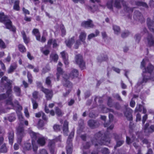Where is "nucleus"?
I'll return each mask as SVG.
<instances>
[{
  "instance_id": "nucleus-15",
  "label": "nucleus",
  "mask_w": 154,
  "mask_h": 154,
  "mask_svg": "<svg viewBox=\"0 0 154 154\" xmlns=\"http://www.w3.org/2000/svg\"><path fill=\"white\" fill-rule=\"evenodd\" d=\"M81 25L85 27H90L92 28L93 26V24L91 20H89L88 21L83 22L81 24Z\"/></svg>"
},
{
  "instance_id": "nucleus-60",
  "label": "nucleus",
  "mask_w": 154,
  "mask_h": 154,
  "mask_svg": "<svg viewBox=\"0 0 154 154\" xmlns=\"http://www.w3.org/2000/svg\"><path fill=\"white\" fill-rule=\"evenodd\" d=\"M91 95L90 91H86L85 93V97L86 98L88 97Z\"/></svg>"
},
{
  "instance_id": "nucleus-16",
  "label": "nucleus",
  "mask_w": 154,
  "mask_h": 154,
  "mask_svg": "<svg viewBox=\"0 0 154 154\" xmlns=\"http://www.w3.org/2000/svg\"><path fill=\"white\" fill-rule=\"evenodd\" d=\"M8 99L6 100V103L8 105H10L12 108H14L16 106L14 103L12 102L13 97H8Z\"/></svg>"
},
{
  "instance_id": "nucleus-40",
  "label": "nucleus",
  "mask_w": 154,
  "mask_h": 154,
  "mask_svg": "<svg viewBox=\"0 0 154 154\" xmlns=\"http://www.w3.org/2000/svg\"><path fill=\"white\" fill-rule=\"evenodd\" d=\"M113 135L116 141L122 139V135H118L116 133H114L113 134Z\"/></svg>"
},
{
  "instance_id": "nucleus-53",
  "label": "nucleus",
  "mask_w": 154,
  "mask_h": 154,
  "mask_svg": "<svg viewBox=\"0 0 154 154\" xmlns=\"http://www.w3.org/2000/svg\"><path fill=\"white\" fill-rule=\"evenodd\" d=\"M39 154H49L48 151L45 149H42L39 151Z\"/></svg>"
},
{
  "instance_id": "nucleus-51",
  "label": "nucleus",
  "mask_w": 154,
  "mask_h": 154,
  "mask_svg": "<svg viewBox=\"0 0 154 154\" xmlns=\"http://www.w3.org/2000/svg\"><path fill=\"white\" fill-rule=\"evenodd\" d=\"M0 47L3 49L6 48L5 43L1 39H0Z\"/></svg>"
},
{
  "instance_id": "nucleus-17",
  "label": "nucleus",
  "mask_w": 154,
  "mask_h": 154,
  "mask_svg": "<svg viewBox=\"0 0 154 154\" xmlns=\"http://www.w3.org/2000/svg\"><path fill=\"white\" fill-rule=\"evenodd\" d=\"M100 141V142H99V144L101 145H107L110 143V140L109 138L105 137L103 139H102Z\"/></svg>"
},
{
  "instance_id": "nucleus-8",
  "label": "nucleus",
  "mask_w": 154,
  "mask_h": 154,
  "mask_svg": "<svg viewBox=\"0 0 154 154\" xmlns=\"http://www.w3.org/2000/svg\"><path fill=\"white\" fill-rule=\"evenodd\" d=\"M42 91L45 94L46 97L48 100L51 99L52 97L53 93L52 90L42 88Z\"/></svg>"
},
{
  "instance_id": "nucleus-63",
  "label": "nucleus",
  "mask_w": 154,
  "mask_h": 154,
  "mask_svg": "<svg viewBox=\"0 0 154 154\" xmlns=\"http://www.w3.org/2000/svg\"><path fill=\"white\" fill-rule=\"evenodd\" d=\"M129 34V32L127 31L123 32L121 35L122 37L123 38H125Z\"/></svg>"
},
{
  "instance_id": "nucleus-2",
  "label": "nucleus",
  "mask_w": 154,
  "mask_h": 154,
  "mask_svg": "<svg viewBox=\"0 0 154 154\" xmlns=\"http://www.w3.org/2000/svg\"><path fill=\"white\" fill-rule=\"evenodd\" d=\"M114 2V6L116 8L118 9L120 8H121L122 5L124 10L126 12L129 13L132 12L134 8L130 7L125 1L122 0H115Z\"/></svg>"
},
{
  "instance_id": "nucleus-28",
  "label": "nucleus",
  "mask_w": 154,
  "mask_h": 154,
  "mask_svg": "<svg viewBox=\"0 0 154 154\" xmlns=\"http://www.w3.org/2000/svg\"><path fill=\"white\" fill-rule=\"evenodd\" d=\"M154 70V67L150 64H149L148 66L147 70L146 68L145 69L144 72H147L148 73H151Z\"/></svg>"
},
{
  "instance_id": "nucleus-62",
  "label": "nucleus",
  "mask_w": 154,
  "mask_h": 154,
  "mask_svg": "<svg viewBox=\"0 0 154 154\" xmlns=\"http://www.w3.org/2000/svg\"><path fill=\"white\" fill-rule=\"evenodd\" d=\"M27 77L28 79L29 82L30 84H31L32 81V76L31 74H29V73H28L27 74Z\"/></svg>"
},
{
  "instance_id": "nucleus-3",
  "label": "nucleus",
  "mask_w": 154,
  "mask_h": 154,
  "mask_svg": "<svg viewBox=\"0 0 154 154\" xmlns=\"http://www.w3.org/2000/svg\"><path fill=\"white\" fill-rule=\"evenodd\" d=\"M0 22L5 24L7 29H14L12 25L11 20L8 19L7 16L5 15L4 13L2 12L0 13Z\"/></svg>"
},
{
  "instance_id": "nucleus-44",
  "label": "nucleus",
  "mask_w": 154,
  "mask_h": 154,
  "mask_svg": "<svg viewBox=\"0 0 154 154\" xmlns=\"http://www.w3.org/2000/svg\"><path fill=\"white\" fill-rule=\"evenodd\" d=\"M99 32L98 30L96 31V34H94L93 33H91L88 36V38L89 39H91L92 38L97 36L99 34Z\"/></svg>"
},
{
  "instance_id": "nucleus-47",
  "label": "nucleus",
  "mask_w": 154,
  "mask_h": 154,
  "mask_svg": "<svg viewBox=\"0 0 154 154\" xmlns=\"http://www.w3.org/2000/svg\"><path fill=\"white\" fill-rule=\"evenodd\" d=\"M18 48L20 51L22 52L26 51V48L23 45L20 44L18 46Z\"/></svg>"
},
{
  "instance_id": "nucleus-11",
  "label": "nucleus",
  "mask_w": 154,
  "mask_h": 154,
  "mask_svg": "<svg viewBox=\"0 0 154 154\" xmlns=\"http://www.w3.org/2000/svg\"><path fill=\"white\" fill-rule=\"evenodd\" d=\"M132 110L130 108L126 107V111L124 112V115L129 120L132 119Z\"/></svg>"
},
{
  "instance_id": "nucleus-21",
  "label": "nucleus",
  "mask_w": 154,
  "mask_h": 154,
  "mask_svg": "<svg viewBox=\"0 0 154 154\" xmlns=\"http://www.w3.org/2000/svg\"><path fill=\"white\" fill-rule=\"evenodd\" d=\"M79 75L78 72L77 70L75 69L72 70L70 74V77L72 79L74 78L77 77Z\"/></svg>"
},
{
  "instance_id": "nucleus-58",
  "label": "nucleus",
  "mask_w": 154,
  "mask_h": 154,
  "mask_svg": "<svg viewBox=\"0 0 154 154\" xmlns=\"http://www.w3.org/2000/svg\"><path fill=\"white\" fill-rule=\"evenodd\" d=\"M113 97L117 99L118 100L120 101H122V99L121 97L118 94H113Z\"/></svg>"
},
{
  "instance_id": "nucleus-27",
  "label": "nucleus",
  "mask_w": 154,
  "mask_h": 154,
  "mask_svg": "<svg viewBox=\"0 0 154 154\" xmlns=\"http://www.w3.org/2000/svg\"><path fill=\"white\" fill-rule=\"evenodd\" d=\"M29 133L31 137L33 138V140H36L40 135L38 133H35L32 131H30Z\"/></svg>"
},
{
  "instance_id": "nucleus-6",
  "label": "nucleus",
  "mask_w": 154,
  "mask_h": 154,
  "mask_svg": "<svg viewBox=\"0 0 154 154\" xmlns=\"http://www.w3.org/2000/svg\"><path fill=\"white\" fill-rule=\"evenodd\" d=\"M103 135L101 131H99L95 134L94 137L92 140V144H94L95 146L97 145V143H99V142H100L102 139L101 137Z\"/></svg>"
},
{
  "instance_id": "nucleus-52",
  "label": "nucleus",
  "mask_w": 154,
  "mask_h": 154,
  "mask_svg": "<svg viewBox=\"0 0 154 154\" xmlns=\"http://www.w3.org/2000/svg\"><path fill=\"white\" fill-rule=\"evenodd\" d=\"M101 152L104 154H108L109 153L108 149L106 148L102 149L101 150Z\"/></svg>"
},
{
  "instance_id": "nucleus-37",
  "label": "nucleus",
  "mask_w": 154,
  "mask_h": 154,
  "mask_svg": "<svg viewBox=\"0 0 154 154\" xmlns=\"http://www.w3.org/2000/svg\"><path fill=\"white\" fill-rule=\"evenodd\" d=\"M7 151V149L5 144H3L0 148V152L5 153Z\"/></svg>"
},
{
  "instance_id": "nucleus-45",
  "label": "nucleus",
  "mask_w": 154,
  "mask_h": 154,
  "mask_svg": "<svg viewBox=\"0 0 154 154\" xmlns=\"http://www.w3.org/2000/svg\"><path fill=\"white\" fill-rule=\"evenodd\" d=\"M51 57L52 58V59L55 62H56L58 58V57L57 55L56 54H52L50 55Z\"/></svg>"
},
{
  "instance_id": "nucleus-61",
  "label": "nucleus",
  "mask_w": 154,
  "mask_h": 154,
  "mask_svg": "<svg viewBox=\"0 0 154 154\" xmlns=\"http://www.w3.org/2000/svg\"><path fill=\"white\" fill-rule=\"evenodd\" d=\"M38 92L37 91H34L32 94V96L35 99H37L38 98Z\"/></svg>"
},
{
  "instance_id": "nucleus-13",
  "label": "nucleus",
  "mask_w": 154,
  "mask_h": 154,
  "mask_svg": "<svg viewBox=\"0 0 154 154\" xmlns=\"http://www.w3.org/2000/svg\"><path fill=\"white\" fill-rule=\"evenodd\" d=\"M17 136H24V130L23 128V125L22 124H20L18 128L17 129Z\"/></svg>"
},
{
  "instance_id": "nucleus-41",
  "label": "nucleus",
  "mask_w": 154,
  "mask_h": 154,
  "mask_svg": "<svg viewBox=\"0 0 154 154\" xmlns=\"http://www.w3.org/2000/svg\"><path fill=\"white\" fill-rule=\"evenodd\" d=\"M114 0H111L109 1L107 3L106 5L107 8L109 9H112V3L114 2Z\"/></svg>"
},
{
  "instance_id": "nucleus-55",
  "label": "nucleus",
  "mask_w": 154,
  "mask_h": 154,
  "mask_svg": "<svg viewBox=\"0 0 154 154\" xmlns=\"http://www.w3.org/2000/svg\"><path fill=\"white\" fill-rule=\"evenodd\" d=\"M53 128L55 131H58L60 130V125H55L54 126Z\"/></svg>"
},
{
  "instance_id": "nucleus-36",
  "label": "nucleus",
  "mask_w": 154,
  "mask_h": 154,
  "mask_svg": "<svg viewBox=\"0 0 154 154\" xmlns=\"http://www.w3.org/2000/svg\"><path fill=\"white\" fill-rule=\"evenodd\" d=\"M147 24L149 28L154 25V22H152L150 18H148L147 19Z\"/></svg>"
},
{
  "instance_id": "nucleus-49",
  "label": "nucleus",
  "mask_w": 154,
  "mask_h": 154,
  "mask_svg": "<svg viewBox=\"0 0 154 154\" xmlns=\"http://www.w3.org/2000/svg\"><path fill=\"white\" fill-rule=\"evenodd\" d=\"M31 145L30 143H26L24 144V149L26 150H29L31 148Z\"/></svg>"
},
{
  "instance_id": "nucleus-18",
  "label": "nucleus",
  "mask_w": 154,
  "mask_h": 154,
  "mask_svg": "<svg viewBox=\"0 0 154 154\" xmlns=\"http://www.w3.org/2000/svg\"><path fill=\"white\" fill-rule=\"evenodd\" d=\"M64 86L66 87V90H71L72 87V84L69 81L66 80L64 83Z\"/></svg>"
},
{
  "instance_id": "nucleus-20",
  "label": "nucleus",
  "mask_w": 154,
  "mask_h": 154,
  "mask_svg": "<svg viewBox=\"0 0 154 154\" xmlns=\"http://www.w3.org/2000/svg\"><path fill=\"white\" fill-rule=\"evenodd\" d=\"M108 59L107 56L104 54L101 55L98 57L97 58L98 61L100 63Z\"/></svg>"
},
{
  "instance_id": "nucleus-59",
  "label": "nucleus",
  "mask_w": 154,
  "mask_h": 154,
  "mask_svg": "<svg viewBox=\"0 0 154 154\" xmlns=\"http://www.w3.org/2000/svg\"><path fill=\"white\" fill-rule=\"evenodd\" d=\"M133 141V140H132L129 137L126 136V142L127 144H131Z\"/></svg>"
},
{
  "instance_id": "nucleus-42",
  "label": "nucleus",
  "mask_w": 154,
  "mask_h": 154,
  "mask_svg": "<svg viewBox=\"0 0 154 154\" xmlns=\"http://www.w3.org/2000/svg\"><path fill=\"white\" fill-rule=\"evenodd\" d=\"M17 66L16 65H11L10 67V68L8 70V73H10L13 72L14 70L16 69Z\"/></svg>"
},
{
  "instance_id": "nucleus-12",
  "label": "nucleus",
  "mask_w": 154,
  "mask_h": 154,
  "mask_svg": "<svg viewBox=\"0 0 154 154\" xmlns=\"http://www.w3.org/2000/svg\"><path fill=\"white\" fill-rule=\"evenodd\" d=\"M88 123L89 126L93 129L98 127L100 125L98 121L93 120H89Z\"/></svg>"
},
{
  "instance_id": "nucleus-5",
  "label": "nucleus",
  "mask_w": 154,
  "mask_h": 154,
  "mask_svg": "<svg viewBox=\"0 0 154 154\" xmlns=\"http://www.w3.org/2000/svg\"><path fill=\"white\" fill-rule=\"evenodd\" d=\"M75 61L76 63L79 65L82 69L85 68V63L84 62L82 57L80 54L76 55L75 56Z\"/></svg>"
},
{
  "instance_id": "nucleus-57",
  "label": "nucleus",
  "mask_w": 154,
  "mask_h": 154,
  "mask_svg": "<svg viewBox=\"0 0 154 154\" xmlns=\"http://www.w3.org/2000/svg\"><path fill=\"white\" fill-rule=\"evenodd\" d=\"M142 106L141 105H139L138 106H137L135 109L136 111L141 112L142 111Z\"/></svg>"
},
{
  "instance_id": "nucleus-33",
  "label": "nucleus",
  "mask_w": 154,
  "mask_h": 154,
  "mask_svg": "<svg viewBox=\"0 0 154 154\" xmlns=\"http://www.w3.org/2000/svg\"><path fill=\"white\" fill-rule=\"evenodd\" d=\"M19 1L18 0L15 1L13 7V8L14 10L17 11H18L20 10V7L19 6Z\"/></svg>"
},
{
  "instance_id": "nucleus-19",
  "label": "nucleus",
  "mask_w": 154,
  "mask_h": 154,
  "mask_svg": "<svg viewBox=\"0 0 154 154\" xmlns=\"http://www.w3.org/2000/svg\"><path fill=\"white\" fill-rule=\"evenodd\" d=\"M74 42V37H73L69 39L68 40H66L65 41V43L67 47L70 48Z\"/></svg>"
},
{
  "instance_id": "nucleus-38",
  "label": "nucleus",
  "mask_w": 154,
  "mask_h": 154,
  "mask_svg": "<svg viewBox=\"0 0 154 154\" xmlns=\"http://www.w3.org/2000/svg\"><path fill=\"white\" fill-rule=\"evenodd\" d=\"M74 135V132H72L69 135L67 141V143H72V139Z\"/></svg>"
},
{
  "instance_id": "nucleus-34",
  "label": "nucleus",
  "mask_w": 154,
  "mask_h": 154,
  "mask_svg": "<svg viewBox=\"0 0 154 154\" xmlns=\"http://www.w3.org/2000/svg\"><path fill=\"white\" fill-rule=\"evenodd\" d=\"M14 91L16 93L17 95L19 96L20 94V89L19 87L15 86L13 89Z\"/></svg>"
},
{
  "instance_id": "nucleus-32",
  "label": "nucleus",
  "mask_w": 154,
  "mask_h": 154,
  "mask_svg": "<svg viewBox=\"0 0 154 154\" xmlns=\"http://www.w3.org/2000/svg\"><path fill=\"white\" fill-rule=\"evenodd\" d=\"M32 32L35 35L36 38V39L39 41L40 40V36L39 35V33L38 29H33Z\"/></svg>"
},
{
  "instance_id": "nucleus-50",
  "label": "nucleus",
  "mask_w": 154,
  "mask_h": 154,
  "mask_svg": "<svg viewBox=\"0 0 154 154\" xmlns=\"http://www.w3.org/2000/svg\"><path fill=\"white\" fill-rule=\"evenodd\" d=\"M81 41H80V40H78L76 41L74 45V48H75L77 49L78 48L79 46L81 44Z\"/></svg>"
},
{
  "instance_id": "nucleus-25",
  "label": "nucleus",
  "mask_w": 154,
  "mask_h": 154,
  "mask_svg": "<svg viewBox=\"0 0 154 154\" xmlns=\"http://www.w3.org/2000/svg\"><path fill=\"white\" fill-rule=\"evenodd\" d=\"M67 146L66 147L67 154H71L72 151V143H67Z\"/></svg>"
},
{
  "instance_id": "nucleus-56",
  "label": "nucleus",
  "mask_w": 154,
  "mask_h": 154,
  "mask_svg": "<svg viewBox=\"0 0 154 154\" xmlns=\"http://www.w3.org/2000/svg\"><path fill=\"white\" fill-rule=\"evenodd\" d=\"M112 99L110 97H109L108 99L107 105L110 107L112 106Z\"/></svg>"
},
{
  "instance_id": "nucleus-7",
  "label": "nucleus",
  "mask_w": 154,
  "mask_h": 154,
  "mask_svg": "<svg viewBox=\"0 0 154 154\" xmlns=\"http://www.w3.org/2000/svg\"><path fill=\"white\" fill-rule=\"evenodd\" d=\"M143 78L140 79L139 80L137 84L138 85H140L143 83L146 82L149 79L152 78L148 75V73L144 72V71H143Z\"/></svg>"
},
{
  "instance_id": "nucleus-43",
  "label": "nucleus",
  "mask_w": 154,
  "mask_h": 154,
  "mask_svg": "<svg viewBox=\"0 0 154 154\" xmlns=\"http://www.w3.org/2000/svg\"><path fill=\"white\" fill-rule=\"evenodd\" d=\"M91 144L90 143L87 142L85 144H84L83 147H82V149L84 151V149H88L91 146Z\"/></svg>"
},
{
  "instance_id": "nucleus-54",
  "label": "nucleus",
  "mask_w": 154,
  "mask_h": 154,
  "mask_svg": "<svg viewBox=\"0 0 154 154\" xmlns=\"http://www.w3.org/2000/svg\"><path fill=\"white\" fill-rule=\"evenodd\" d=\"M142 142L143 144H149V142L148 140L146 138H142L141 139Z\"/></svg>"
},
{
  "instance_id": "nucleus-31",
  "label": "nucleus",
  "mask_w": 154,
  "mask_h": 154,
  "mask_svg": "<svg viewBox=\"0 0 154 154\" xmlns=\"http://www.w3.org/2000/svg\"><path fill=\"white\" fill-rule=\"evenodd\" d=\"M22 34L25 43L26 44H28L29 41V38L26 37L25 33L24 31L22 32Z\"/></svg>"
},
{
  "instance_id": "nucleus-10",
  "label": "nucleus",
  "mask_w": 154,
  "mask_h": 154,
  "mask_svg": "<svg viewBox=\"0 0 154 154\" xmlns=\"http://www.w3.org/2000/svg\"><path fill=\"white\" fill-rule=\"evenodd\" d=\"M133 17L135 19L138 20L141 23L144 22L145 21L144 18L141 13L139 11H136L134 12Z\"/></svg>"
},
{
  "instance_id": "nucleus-1",
  "label": "nucleus",
  "mask_w": 154,
  "mask_h": 154,
  "mask_svg": "<svg viewBox=\"0 0 154 154\" xmlns=\"http://www.w3.org/2000/svg\"><path fill=\"white\" fill-rule=\"evenodd\" d=\"M1 82L4 85L5 88L7 89L6 94L8 97H13L12 94V84L13 81L8 79V78L6 76L3 77L1 80Z\"/></svg>"
},
{
  "instance_id": "nucleus-22",
  "label": "nucleus",
  "mask_w": 154,
  "mask_h": 154,
  "mask_svg": "<svg viewBox=\"0 0 154 154\" xmlns=\"http://www.w3.org/2000/svg\"><path fill=\"white\" fill-rule=\"evenodd\" d=\"M8 139L10 143L12 144L13 142L14 138V133L13 131H11L8 133Z\"/></svg>"
},
{
  "instance_id": "nucleus-35",
  "label": "nucleus",
  "mask_w": 154,
  "mask_h": 154,
  "mask_svg": "<svg viewBox=\"0 0 154 154\" xmlns=\"http://www.w3.org/2000/svg\"><path fill=\"white\" fill-rule=\"evenodd\" d=\"M55 112L56 114L59 116H61L63 114V113L61 110L57 107L55 108Z\"/></svg>"
},
{
  "instance_id": "nucleus-14",
  "label": "nucleus",
  "mask_w": 154,
  "mask_h": 154,
  "mask_svg": "<svg viewBox=\"0 0 154 154\" xmlns=\"http://www.w3.org/2000/svg\"><path fill=\"white\" fill-rule=\"evenodd\" d=\"M37 143L41 146L44 145L45 144L46 138L40 135L38 138Z\"/></svg>"
},
{
  "instance_id": "nucleus-9",
  "label": "nucleus",
  "mask_w": 154,
  "mask_h": 154,
  "mask_svg": "<svg viewBox=\"0 0 154 154\" xmlns=\"http://www.w3.org/2000/svg\"><path fill=\"white\" fill-rule=\"evenodd\" d=\"M145 33L148 36L147 38V40L148 44L150 46L154 45V38H153L151 34H149L147 29H145L144 30Z\"/></svg>"
},
{
  "instance_id": "nucleus-64",
  "label": "nucleus",
  "mask_w": 154,
  "mask_h": 154,
  "mask_svg": "<svg viewBox=\"0 0 154 154\" xmlns=\"http://www.w3.org/2000/svg\"><path fill=\"white\" fill-rule=\"evenodd\" d=\"M136 41L138 43L140 39V36L139 34H137L135 36Z\"/></svg>"
},
{
  "instance_id": "nucleus-48",
  "label": "nucleus",
  "mask_w": 154,
  "mask_h": 154,
  "mask_svg": "<svg viewBox=\"0 0 154 154\" xmlns=\"http://www.w3.org/2000/svg\"><path fill=\"white\" fill-rule=\"evenodd\" d=\"M45 83L48 86H51V78L50 77H48L46 78L45 81Z\"/></svg>"
},
{
  "instance_id": "nucleus-30",
  "label": "nucleus",
  "mask_w": 154,
  "mask_h": 154,
  "mask_svg": "<svg viewBox=\"0 0 154 154\" xmlns=\"http://www.w3.org/2000/svg\"><path fill=\"white\" fill-rule=\"evenodd\" d=\"M135 5L139 6H143V7L147 8L148 6L147 4L145 2H135Z\"/></svg>"
},
{
  "instance_id": "nucleus-39",
  "label": "nucleus",
  "mask_w": 154,
  "mask_h": 154,
  "mask_svg": "<svg viewBox=\"0 0 154 154\" xmlns=\"http://www.w3.org/2000/svg\"><path fill=\"white\" fill-rule=\"evenodd\" d=\"M124 141L123 140H118L116 141V144L115 146V148H116L117 147H119L121 146L124 143Z\"/></svg>"
},
{
  "instance_id": "nucleus-46",
  "label": "nucleus",
  "mask_w": 154,
  "mask_h": 154,
  "mask_svg": "<svg viewBox=\"0 0 154 154\" xmlns=\"http://www.w3.org/2000/svg\"><path fill=\"white\" fill-rule=\"evenodd\" d=\"M32 101L33 104V108L34 109H37L38 106V104L36 101L33 99H32Z\"/></svg>"
},
{
  "instance_id": "nucleus-23",
  "label": "nucleus",
  "mask_w": 154,
  "mask_h": 154,
  "mask_svg": "<svg viewBox=\"0 0 154 154\" xmlns=\"http://www.w3.org/2000/svg\"><path fill=\"white\" fill-rule=\"evenodd\" d=\"M68 122L66 121H65L63 124V130L64 133L66 135H67L68 132Z\"/></svg>"
},
{
  "instance_id": "nucleus-4",
  "label": "nucleus",
  "mask_w": 154,
  "mask_h": 154,
  "mask_svg": "<svg viewBox=\"0 0 154 154\" xmlns=\"http://www.w3.org/2000/svg\"><path fill=\"white\" fill-rule=\"evenodd\" d=\"M143 132L145 136H149L150 134L154 132V125L149 126L148 123H146L143 128Z\"/></svg>"
},
{
  "instance_id": "nucleus-26",
  "label": "nucleus",
  "mask_w": 154,
  "mask_h": 154,
  "mask_svg": "<svg viewBox=\"0 0 154 154\" xmlns=\"http://www.w3.org/2000/svg\"><path fill=\"white\" fill-rule=\"evenodd\" d=\"M86 37V34L84 32H82L81 33L79 36V38L81 41H82L84 44H85V40Z\"/></svg>"
},
{
  "instance_id": "nucleus-29",
  "label": "nucleus",
  "mask_w": 154,
  "mask_h": 154,
  "mask_svg": "<svg viewBox=\"0 0 154 154\" xmlns=\"http://www.w3.org/2000/svg\"><path fill=\"white\" fill-rule=\"evenodd\" d=\"M100 107L101 109L104 112H114L113 110L112 109H108L105 107L103 105H100Z\"/></svg>"
},
{
  "instance_id": "nucleus-24",
  "label": "nucleus",
  "mask_w": 154,
  "mask_h": 154,
  "mask_svg": "<svg viewBox=\"0 0 154 154\" xmlns=\"http://www.w3.org/2000/svg\"><path fill=\"white\" fill-rule=\"evenodd\" d=\"M63 72V71L61 68L59 67L57 68V72L56 74L57 81L59 80L60 75L62 74Z\"/></svg>"
}]
</instances>
